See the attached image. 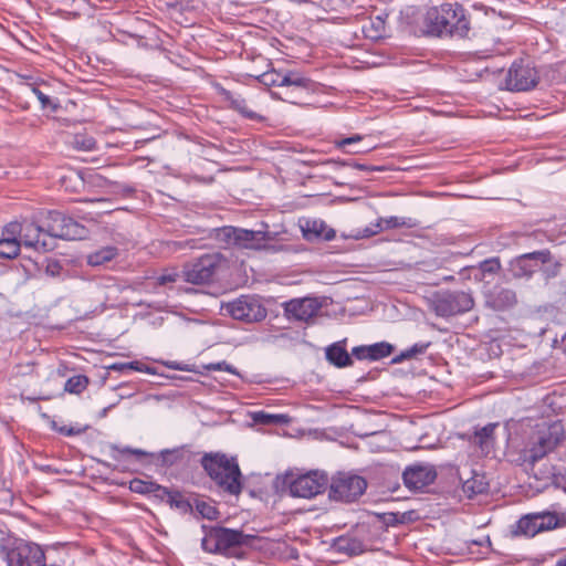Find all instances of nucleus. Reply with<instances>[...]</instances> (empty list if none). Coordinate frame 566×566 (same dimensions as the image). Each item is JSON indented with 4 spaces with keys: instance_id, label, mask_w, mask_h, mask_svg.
<instances>
[{
    "instance_id": "nucleus-1",
    "label": "nucleus",
    "mask_w": 566,
    "mask_h": 566,
    "mask_svg": "<svg viewBox=\"0 0 566 566\" xmlns=\"http://www.w3.org/2000/svg\"><path fill=\"white\" fill-rule=\"evenodd\" d=\"M565 437L564 424L558 420L536 423L530 431L525 432L522 441L514 447L516 454L514 462L518 465L533 468L536 462L556 450Z\"/></svg>"
},
{
    "instance_id": "nucleus-2",
    "label": "nucleus",
    "mask_w": 566,
    "mask_h": 566,
    "mask_svg": "<svg viewBox=\"0 0 566 566\" xmlns=\"http://www.w3.org/2000/svg\"><path fill=\"white\" fill-rule=\"evenodd\" d=\"M253 539V535L244 534L242 531L214 526L206 533L201 547L207 553L241 558L244 547L251 546Z\"/></svg>"
},
{
    "instance_id": "nucleus-3",
    "label": "nucleus",
    "mask_w": 566,
    "mask_h": 566,
    "mask_svg": "<svg viewBox=\"0 0 566 566\" xmlns=\"http://www.w3.org/2000/svg\"><path fill=\"white\" fill-rule=\"evenodd\" d=\"M201 464L211 480L223 491L232 495L241 493V472L233 459H229L224 454H206L201 460Z\"/></svg>"
},
{
    "instance_id": "nucleus-4",
    "label": "nucleus",
    "mask_w": 566,
    "mask_h": 566,
    "mask_svg": "<svg viewBox=\"0 0 566 566\" xmlns=\"http://www.w3.org/2000/svg\"><path fill=\"white\" fill-rule=\"evenodd\" d=\"M283 482L291 496L313 499L327 489L329 480L325 472L314 470L297 475L287 473Z\"/></svg>"
},
{
    "instance_id": "nucleus-5",
    "label": "nucleus",
    "mask_w": 566,
    "mask_h": 566,
    "mask_svg": "<svg viewBox=\"0 0 566 566\" xmlns=\"http://www.w3.org/2000/svg\"><path fill=\"white\" fill-rule=\"evenodd\" d=\"M566 525V517L549 511L523 515L512 527L514 536L534 537L538 533Z\"/></svg>"
},
{
    "instance_id": "nucleus-6",
    "label": "nucleus",
    "mask_w": 566,
    "mask_h": 566,
    "mask_svg": "<svg viewBox=\"0 0 566 566\" xmlns=\"http://www.w3.org/2000/svg\"><path fill=\"white\" fill-rule=\"evenodd\" d=\"M41 222L45 233L53 238L82 240L88 233L84 226L59 211H48Z\"/></svg>"
},
{
    "instance_id": "nucleus-7",
    "label": "nucleus",
    "mask_w": 566,
    "mask_h": 566,
    "mask_svg": "<svg viewBox=\"0 0 566 566\" xmlns=\"http://www.w3.org/2000/svg\"><path fill=\"white\" fill-rule=\"evenodd\" d=\"M4 558L8 566H44L45 554L35 543L15 541L4 547Z\"/></svg>"
},
{
    "instance_id": "nucleus-8",
    "label": "nucleus",
    "mask_w": 566,
    "mask_h": 566,
    "mask_svg": "<svg viewBox=\"0 0 566 566\" xmlns=\"http://www.w3.org/2000/svg\"><path fill=\"white\" fill-rule=\"evenodd\" d=\"M474 300L470 293L458 292H440L432 300V308L438 316L449 317L462 314L472 310Z\"/></svg>"
},
{
    "instance_id": "nucleus-9",
    "label": "nucleus",
    "mask_w": 566,
    "mask_h": 566,
    "mask_svg": "<svg viewBox=\"0 0 566 566\" xmlns=\"http://www.w3.org/2000/svg\"><path fill=\"white\" fill-rule=\"evenodd\" d=\"M328 484L329 497L344 502L357 500L367 488V482L364 478L349 473H338Z\"/></svg>"
},
{
    "instance_id": "nucleus-10",
    "label": "nucleus",
    "mask_w": 566,
    "mask_h": 566,
    "mask_svg": "<svg viewBox=\"0 0 566 566\" xmlns=\"http://www.w3.org/2000/svg\"><path fill=\"white\" fill-rule=\"evenodd\" d=\"M223 261L220 253L205 254L185 266L184 279L186 282L197 285L209 283Z\"/></svg>"
},
{
    "instance_id": "nucleus-11",
    "label": "nucleus",
    "mask_w": 566,
    "mask_h": 566,
    "mask_svg": "<svg viewBox=\"0 0 566 566\" xmlns=\"http://www.w3.org/2000/svg\"><path fill=\"white\" fill-rule=\"evenodd\" d=\"M223 308L232 318L245 323L261 322L268 314L261 301L250 295H242L227 303Z\"/></svg>"
},
{
    "instance_id": "nucleus-12",
    "label": "nucleus",
    "mask_w": 566,
    "mask_h": 566,
    "mask_svg": "<svg viewBox=\"0 0 566 566\" xmlns=\"http://www.w3.org/2000/svg\"><path fill=\"white\" fill-rule=\"evenodd\" d=\"M220 235L231 244L242 249H260L264 242L273 239L272 234L262 230H247L240 228H223Z\"/></svg>"
},
{
    "instance_id": "nucleus-13",
    "label": "nucleus",
    "mask_w": 566,
    "mask_h": 566,
    "mask_svg": "<svg viewBox=\"0 0 566 566\" xmlns=\"http://www.w3.org/2000/svg\"><path fill=\"white\" fill-rule=\"evenodd\" d=\"M537 82V71L522 60L512 64L505 78L506 88L510 91H528Z\"/></svg>"
},
{
    "instance_id": "nucleus-14",
    "label": "nucleus",
    "mask_w": 566,
    "mask_h": 566,
    "mask_svg": "<svg viewBox=\"0 0 566 566\" xmlns=\"http://www.w3.org/2000/svg\"><path fill=\"white\" fill-rule=\"evenodd\" d=\"M548 260V250L525 253L514 259L510 264V271L515 279H530L539 271V262Z\"/></svg>"
},
{
    "instance_id": "nucleus-15",
    "label": "nucleus",
    "mask_w": 566,
    "mask_h": 566,
    "mask_svg": "<svg viewBox=\"0 0 566 566\" xmlns=\"http://www.w3.org/2000/svg\"><path fill=\"white\" fill-rule=\"evenodd\" d=\"M259 82L265 86H279L295 90H307L310 80L297 72L281 73L275 70L264 72L258 77Z\"/></svg>"
},
{
    "instance_id": "nucleus-16",
    "label": "nucleus",
    "mask_w": 566,
    "mask_h": 566,
    "mask_svg": "<svg viewBox=\"0 0 566 566\" xmlns=\"http://www.w3.org/2000/svg\"><path fill=\"white\" fill-rule=\"evenodd\" d=\"M437 478L432 465L415 464L408 467L402 474L403 483L409 490H421L431 484Z\"/></svg>"
},
{
    "instance_id": "nucleus-17",
    "label": "nucleus",
    "mask_w": 566,
    "mask_h": 566,
    "mask_svg": "<svg viewBox=\"0 0 566 566\" xmlns=\"http://www.w3.org/2000/svg\"><path fill=\"white\" fill-rule=\"evenodd\" d=\"M446 35L464 38L469 32V21L463 8L458 3H446Z\"/></svg>"
},
{
    "instance_id": "nucleus-18",
    "label": "nucleus",
    "mask_w": 566,
    "mask_h": 566,
    "mask_svg": "<svg viewBox=\"0 0 566 566\" xmlns=\"http://www.w3.org/2000/svg\"><path fill=\"white\" fill-rule=\"evenodd\" d=\"M321 310V303L313 297L291 300L284 304V311L289 318L308 321L316 316Z\"/></svg>"
},
{
    "instance_id": "nucleus-19",
    "label": "nucleus",
    "mask_w": 566,
    "mask_h": 566,
    "mask_svg": "<svg viewBox=\"0 0 566 566\" xmlns=\"http://www.w3.org/2000/svg\"><path fill=\"white\" fill-rule=\"evenodd\" d=\"M19 227L21 228V232L18 234L20 244L35 250H49L46 241L40 240L41 234L45 232L42 223L41 226H38L30 221H23L22 223H19Z\"/></svg>"
},
{
    "instance_id": "nucleus-20",
    "label": "nucleus",
    "mask_w": 566,
    "mask_h": 566,
    "mask_svg": "<svg viewBox=\"0 0 566 566\" xmlns=\"http://www.w3.org/2000/svg\"><path fill=\"white\" fill-rule=\"evenodd\" d=\"M20 232L19 222H10L4 227L0 238V256L13 259L19 254L21 244L18 234Z\"/></svg>"
},
{
    "instance_id": "nucleus-21",
    "label": "nucleus",
    "mask_w": 566,
    "mask_h": 566,
    "mask_svg": "<svg viewBox=\"0 0 566 566\" xmlns=\"http://www.w3.org/2000/svg\"><path fill=\"white\" fill-rule=\"evenodd\" d=\"M417 223L411 218H402V217H388V218H379L377 223L370 228H366L361 232V238H369L379 233L382 230L396 229V228H413Z\"/></svg>"
},
{
    "instance_id": "nucleus-22",
    "label": "nucleus",
    "mask_w": 566,
    "mask_h": 566,
    "mask_svg": "<svg viewBox=\"0 0 566 566\" xmlns=\"http://www.w3.org/2000/svg\"><path fill=\"white\" fill-rule=\"evenodd\" d=\"M446 3L440 7L430 8L424 15V28L426 32L431 35L444 36L446 35V23L444 19Z\"/></svg>"
},
{
    "instance_id": "nucleus-23",
    "label": "nucleus",
    "mask_w": 566,
    "mask_h": 566,
    "mask_svg": "<svg viewBox=\"0 0 566 566\" xmlns=\"http://www.w3.org/2000/svg\"><path fill=\"white\" fill-rule=\"evenodd\" d=\"M302 231L307 240L323 239L329 241L335 238V230L328 228L322 220H305L304 224H302Z\"/></svg>"
},
{
    "instance_id": "nucleus-24",
    "label": "nucleus",
    "mask_w": 566,
    "mask_h": 566,
    "mask_svg": "<svg viewBox=\"0 0 566 566\" xmlns=\"http://www.w3.org/2000/svg\"><path fill=\"white\" fill-rule=\"evenodd\" d=\"M516 303V294L510 289H495L489 293L486 304L495 311H503Z\"/></svg>"
},
{
    "instance_id": "nucleus-25",
    "label": "nucleus",
    "mask_w": 566,
    "mask_h": 566,
    "mask_svg": "<svg viewBox=\"0 0 566 566\" xmlns=\"http://www.w3.org/2000/svg\"><path fill=\"white\" fill-rule=\"evenodd\" d=\"M221 95L223 96V99L229 103L230 108L237 111L242 116L249 118V119H259L261 118L256 112L251 109L248 105V102L245 98H243L241 95L235 94L231 91H228L226 88H221L220 91Z\"/></svg>"
},
{
    "instance_id": "nucleus-26",
    "label": "nucleus",
    "mask_w": 566,
    "mask_h": 566,
    "mask_svg": "<svg viewBox=\"0 0 566 566\" xmlns=\"http://www.w3.org/2000/svg\"><path fill=\"white\" fill-rule=\"evenodd\" d=\"M497 423H488L486 426L474 431L471 442L478 446L482 452L489 453L494 444V430Z\"/></svg>"
},
{
    "instance_id": "nucleus-27",
    "label": "nucleus",
    "mask_w": 566,
    "mask_h": 566,
    "mask_svg": "<svg viewBox=\"0 0 566 566\" xmlns=\"http://www.w3.org/2000/svg\"><path fill=\"white\" fill-rule=\"evenodd\" d=\"M326 358L329 363L337 367H346L352 365V358L345 348V340L337 342L326 349Z\"/></svg>"
},
{
    "instance_id": "nucleus-28",
    "label": "nucleus",
    "mask_w": 566,
    "mask_h": 566,
    "mask_svg": "<svg viewBox=\"0 0 566 566\" xmlns=\"http://www.w3.org/2000/svg\"><path fill=\"white\" fill-rule=\"evenodd\" d=\"M157 496L167 499V502L172 509L179 510L182 513H188L192 510V504L185 499L179 491H172L166 488V493L157 494Z\"/></svg>"
},
{
    "instance_id": "nucleus-29",
    "label": "nucleus",
    "mask_w": 566,
    "mask_h": 566,
    "mask_svg": "<svg viewBox=\"0 0 566 566\" xmlns=\"http://www.w3.org/2000/svg\"><path fill=\"white\" fill-rule=\"evenodd\" d=\"M118 253L115 247H104L87 255V263L92 266H99L106 262L112 261Z\"/></svg>"
},
{
    "instance_id": "nucleus-30",
    "label": "nucleus",
    "mask_w": 566,
    "mask_h": 566,
    "mask_svg": "<svg viewBox=\"0 0 566 566\" xmlns=\"http://www.w3.org/2000/svg\"><path fill=\"white\" fill-rule=\"evenodd\" d=\"M488 489V483L483 475L474 474L471 479L464 481L463 491L470 496L481 494Z\"/></svg>"
},
{
    "instance_id": "nucleus-31",
    "label": "nucleus",
    "mask_w": 566,
    "mask_h": 566,
    "mask_svg": "<svg viewBox=\"0 0 566 566\" xmlns=\"http://www.w3.org/2000/svg\"><path fill=\"white\" fill-rule=\"evenodd\" d=\"M338 551L347 553L349 555H358L363 553V543L356 538L340 537L336 542Z\"/></svg>"
},
{
    "instance_id": "nucleus-32",
    "label": "nucleus",
    "mask_w": 566,
    "mask_h": 566,
    "mask_svg": "<svg viewBox=\"0 0 566 566\" xmlns=\"http://www.w3.org/2000/svg\"><path fill=\"white\" fill-rule=\"evenodd\" d=\"M130 490L137 493H154L156 496L157 494L166 493V488L153 482H144L138 479L130 482Z\"/></svg>"
},
{
    "instance_id": "nucleus-33",
    "label": "nucleus",
    "mask_w": 566,
    "mask_h": 566,
    "mask_svg": "<svg viewBox=\"0 0 566 566\" xmlns=\"http://www.w3.org/2000/svg\"><path fill=\"white\" fill-rule=\"evenodd\" d=\"M429 346H430V343H417L413 346H411L410 348L401 352L398 356H396L392 359V363L399 364L403 360L411 359L419 355H422L423 353H426V350L428 349Z\"/></svg>"
},
{
    "instance_id": "nucleus-34",
    "label": "nucleus",
    "mask_w": 566,
    "mask_h": 566,
    "mask_svg": "<svg viewBox=\"0 0 566 566\" xmlns=\"http://www.w3.org/2000/svg\"><path fill=\"white\" fill-rule=\"evenodd\" d=\"M394 352V346L387 342L369 345L370 360H379L388 357Z\"/></svg>"
},
{
    "instance_id": "nucleus-35",
    "label": "nucleus",
    "mask_w": 566,
    "mask_h": 566,
    "mask_svg": "<svg viewBox=\"0 0 566 566\" xmlns=\"http://www.w3.org/2000/svg\"><path fill=\"white\" fill-rule=\"evenodd\" d=\"M88 385V378L84 375H76L67 379L65 390L72 394L82 392Z\"/></svg>"
},
{
    "instance_id": "nucleus-36",
    "label": "nucleus",
    "mask_w": 566,
    "mask_h": 566,
    "mask_svg": "<svg viewBox=\"0 0 566 566\" xmlns=\"http://www.w3.org/2000/svg\"><path fill=\"white\" fill-rule=\"evenodd\" d=\"M562 264L553 258L548 251V260L539 262V271H542L547 279L555 277L560 270Z\"/></svg>"
},
{
    "instance_id": "nucleus-37",
    "label": "nucleus",
    "mask_w": 566,
    "mask_h": 566,
    "mask_svg": "<svg viewBox=\"0 0 566 566\" xmlns=\"http://www.w3.org/2000/svg\"><path fill=\"white\" fill-rule=\"evenodd\" d=\"M253 420L256 423L262 424H279L286 421V417L284 415H272L264 411H259L253 415Z\"/></svg>"
},
{
    "instance_id": "nucleus-38",
    "label": "nucleus",
    "mask_w": 566,
    "mask_h": 566,
    "mask_svg": "<svg viewBox=\"0 0 566 566\" xmlns=\"http://www.w3.org/2000/svg\"><path fill=\"white\" fill-rule=\"evenodd\" d=\"M75 149L91 151L95 149L96 142L93 137L86 135H75L72 142Z\"/></svg>"
},
{
    "instance_id": "nucleus-39",
    "label": "nucleus",
    "mask_w": 566,
    "mask_h": 566,
    "mask_svg": "<svg viewBox=\"0 0 566 566\" xmlns=\"http://www.w3.org/2000/svg\"><path fill=\"white\" fill-rule=\"evenodd\" d=\"M195 506L197 512L207 520L217 518L218 511L214 506L209 504L208 502L196 500Z\"/></svg>"
},
{
    "instance_id": "nucleus-40",
    "label": "nucleus",
    "mask_w": 566,
    "mask_h": 566,
    "mask_svg": "<svg viewBox=\"0 0 566 566\" xmlns=\"http://www.w3.org/2000/svg\"><path fill=\"white\" fill-rule=\"evenodd\" d=\"M32 92L41 103L43 109H51L52 112H55L57 109L59 104L50 96L44 94L40 88L32 87Z\"/></svg>"
},
{
    "instance_id": "nucleus-41",
    "label": "nucleus",
    "mask_w": 566,
    "mask_h": 566,
    "mask_svg": "<svg viewBox=\"0 0 566 566\" xmlns=\"http://www.w3.org/2000/svg\"><path fill=\"white\" fill-rule=\"evenodd\" d=\"M178 276V273L175 271H165L164 273L156 277V282L158 285H167L170 283H175Z\"/></svg>"
},
{
    "instance_id": "nucleus-42",
    "label": "nucleus",
    "mask_w": 566,
    "mask_h": 566,
    "mask_svg": "<svg viewBox=\"0 0 566 566\" xmlns=\"http://www.w3.org/2000/svg\"><path fill=\"white\" fill-rule=\"evenodd\" d=\"M500 268L501 264L496 259L485 260L480 264V269L483 273H496Z\"/></svg>"
},
{
    "instance_id": "nucleus-43",
    "label": "nucleus",
    "mask_w": 566,
    "mask_h": 566,
    "mask_svg": "<svg viewBox=\"0 0 566 566\" xmlns=\"http://www.w3.org/2000/svg\"><path fill=\"white\" fill-rule=\"evenodd\" d=\"M207 369H209V370H224V371H228V373H231V374H237L235 368L232 365L228 364L227 361L209 364L207 366Z\"/></svg>"
},
{
    "instance_id": "nucleus-44",
    "label": "nucleus",
    "mask_w": 566,
    "mask_h": 566,
    "mask_svg": "<svg viewBox=\"0 0 566 566\" xmlns=\"http://www.w3.org/2000/svg\"><path fill=\"white\" fill-rule=\"evenodd\" d=\"M347 166L353 168L364 170V171H386L387 168L385 166H368L359 163H348Z\"/></svg>"
},
{
    "instance_id": "nucleus-45",
    "label": "nucleus",
    "mask_w": 566,
    "mask_h": 566,
    "mask_svg": "<svg viewBox=\"0 0 566 566\" xmlns=\"http://www.w3.org/2000/svg\"><path fill=\"white\" fill-rule=\"evenodd\" d=\"M352 354L357 359H360V360L361 359H369L370 360L369 345L354 347L353 350H352Z\"/></svg>"
},
{
    "instance_id": "nucleus-46",
    "label": "nucleus",
    "mask_w": 566,
    "mask_h": 566,
    "mask_svg": "<svg viewBox=\"0 0 566 566\" xmlns=\"http://www.w3.org/2000/svg\"><path fill=\"white\" fill-rule=\"evenodd\" d=\"M363 140V136L361 135H353L350 137H347V138H343L340 140H336L335 142V146L338 147V148H344L345 146H348V145H352V144H355V143H358V142H361Z\"/></svg>"
},
{
    "instance_id": "nucleus-47",
    "label": "nucleus",
    "mask_w": 566,
    "mask_h": 566,
    "mask_svg": "<svg viewBox=\"0 0 566 566\" xmlns=\"http://www.w3.org/2000/svg\"><path fill=\"white\" fill-rule=\"evenodd\" d=\"M113 449L120 454H133V455H136L137 458L147 455V453L140 449H132L128 447H125V448L113 447Z\"/></svg>"
},
{
    "instance_id": "nucleus-48",
    "label": "nucleus",
    "mask_w": 566,
    "mask_h": 566,
    "mask_svg": "<svg viewBox=\"0 0 566 566\" xmlns=\"http://www.w3.org/2000/svg\"><path fill=\"white\" fill-rule=\"evenodd\" d=\"M166 366L170 369H175V370H186V371H192L193 368H191L189 365H182L180 363H177V361H168L166 364Z\"/></svg>"
},
{
    "instance_id": "nucleus-49",
    "label": "nucleus",
    "mask_w": 566,
    "mask_h": 566,
    "mask_svg": "<svg viewBox=\"0 0 566 566\" xmlns=\"http://www.w3.org/2000/svg\"><path fill=\"white\" fill-rule=\"evenodd\" d=\"M61 432L64 433L65 436H74V434L80 433V430H75L73 428H69V429L62 428Z\"/></svg>"
},
{
    "instance_id": "nucleus-50",
    "label": "nucleus",
    "mask_w": 566,
    "mask_h": 566,
    "mask_svg": "<svg viewBox=\"0 0 566 566\" xmlns=\"http://www.w3.org/2000/svg\"><path fill=\"white\" fill-rule=\"evenodd\" d=\"M554 566H566V553L560 555Z\"/></svg>"
},
{
    "instance_id": "nucleus-51",
    "label": "nucleus",
    "mask_w": 566,
    "mask_h": 566,
    "mask_svg": "<svg viewBox=\"0 0 566 566\" xmlns=\"http://www.w3.org/2000/svg\"><path fill=\"white\" fill-rule=\"evenodd\" d=\"M371 149H374V146H370V147H368L366 149L348 150L347 153H349V154H361V153L370 151Z\"/></svg>"
},
{
    "instance_id": "nucleus-52",
    "label": "nucleus",
    "mask_w": 566,
    "mask_h": 566,
    "mask_svg": "<svg viewBox=\"0 0 566 566\" xmlns=\"http://www.w3.org/2000/svg\"><path fill=\"white\" fill-rule=\"evenodd\" d=\"M281 99L285 101V102H290V103H296L294 99H293V96L290 95V94H286V97H280Z\"/></svg>"
},
{
    "instance_id": "nucleus-53",
    "label": "nucleus",
    "mask_w": 566,
    "mask_h": 566,
    "mask_svg": "<svg viewBox=\"0 0 566 566\" xmlns=\"http://www.w3.org/2000/svg\"><path fill=\"white\" fill-rule=\"evenodd\" d=\"M473 543L475 545H483L484 543L490 544V539H489V537H486L485 539H482V541H473Z\"/></svg>"
},
{
    "instance_id": "nucleus-54",
    "label": "nucleus",
    "mask_w": 566,
    "mask_h": 566,
    "mask_svg": "<svg viewBox=\"0 0 566 566\" xmlns=\"http://www.w3.org/2000/svg\"><path fill=\"white\" fill-rule=\"evenodd\" d=\"M136 364H137V363H129L127 366H128L129 368L137 369V367H135V365H136Z\"/></svg>"
},
{
    "instance_id": "nucleus-55",
    "label": "nucleus",
    "mask_w": 566,
    "mask_h": 566,
    "mask_svg": "<svg viewBox=\"0 0 566 566\" xmlns=\"http://www.w3.org/2000/svg\"><path fill=\"white\" fill-rule=\"evenodd\" d=\"M377 24H378V27H382L384 23L380 19H377Z\"/></svg>"
},
{
    "instance_id": "nucleus-56",
    "label": "nucleus",
    "mask_w": 566,
    "mask_h": 566,
    "mask_svg": "<svg viewBox=\"0 0 566 566\" xmlns=\"http://www.w3.org/2000/svg\"><path fill=\"white\" fill-rule=\"evenodd\" d=\"M112 368L113 369H119V367L117 365H113Z\"/></svg>"
}]
</instances>
